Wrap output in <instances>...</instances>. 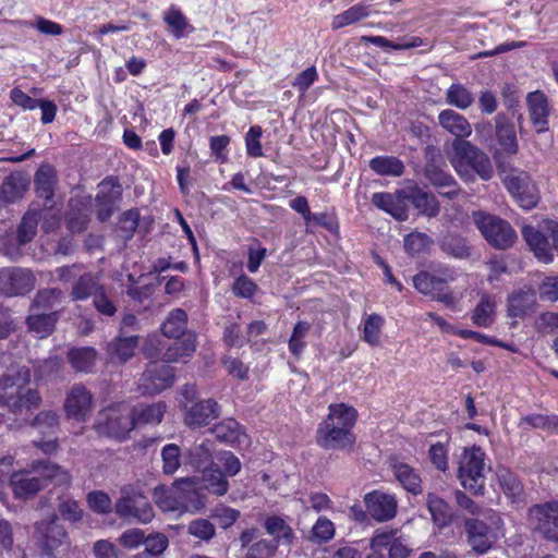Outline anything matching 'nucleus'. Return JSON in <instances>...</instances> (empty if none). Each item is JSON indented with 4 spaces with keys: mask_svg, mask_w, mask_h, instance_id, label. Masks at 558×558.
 I'll list each match as a JSON object with an SVG mask.
<instances>
[{
    "mask_svg": "<svg viewBox=\"0 0 558 558\" xmlns=\"http://www.w3.org/2000/svg\"><path fill=\"white\" fill-rule=\"evenodd\" d=\"M29 381L31 371L25 365L9 368L0 377V407L16 421L40 405L41 398L36 389L28 387Z\"/></svg>",
    "mask_w": 558,
    "mask_h": 558,
    "instance_id": "nucleus-1",
    "label": "nucleus"
},
{
    "mask_svg": "<svg viewBox=\"0 0 558 558\" xmlns=\"http://www.w3.org/2000/svg\"><path fill=\"white\" fill-rule=\"evenodd\" d=\"M328 410V415L317 428V444L327 450H352L355 444L352 429L357 418L356 410L344 403H332Z\"/></svg>",
    "mask_w": 558,
    "mask_h": 558,
    "instance_id": "nucleus-2",
    "label": "nucleus"
},
{
    "mask_svg": "<svg viewBox=\"0 0 558 558\" xmlns=\"http://www.w3.org/2000/svg\"><path fill=\"white\" fill-rule=\"evenodd\" d=\"M46 481L56 485H69L71 475L61 466L49 461H36L32 463V470L14 472L10 476V485L16 498L27 499L36 495Z\"/></svg>",
    "mask_w": 558,
    "mask_h": 558,
    "instance_id": "nucleus-3",
    "label": "nucleus"
},
{
    "mask_svg": "<svg viewBox=\"0 0 558 558\" xmlns=\"http://www.w3.org/2000/svg\"><path fill=\"white\" fill-rule=\"evenodd\" d=\"M450 162L465 182H473L475 174L488 181L494 174L489 157L472 143L456 138L452 142Z\"/></svg>",
    "mask_w": 558,
    "mask_h": 558,
    "instance_id": "nucleus-4",
    "label": "nucleus"
},
{
    "mask_svg": "<svg viewBox=\"0 0 558 558\" xmlns=\"http://www.w3.org/2000/svg\"><path fill=\"white\" fill-rule=\"evenodd\" d=\"M194 477L175 480L172 488L157 486L153 498L162 511H197L205 506L203 497L196 490Z\"/></svg>",
    "mask_w": 558,
    "mask_h": 558,
    "instance_id": "nucleus-5",
    "label": "nucleus"
},
{
    "mask_svg": "<svg viewBox=\"0 0 558 558\" xmlns=\"http://www.w3.org/2000/svg\"><path fill=\"white\" fill-rule=\"evenodd\" d=\"M180 401L183 410L184 424L192 428H201L209 425L220 415V405L214 399H197V390L194 385H185L181 391Z\"/></svg>",
    "mask_w": 558,
    "mask_h": 558,
    "instance_id": "nucleus-6",
    "label": "nucleus"
},
{
    "mask_svg": "<svg viewBox=\"0 0 558 558\" xmlns=\"http://www.w3.org/2000/svg\"><path fill=\"white\" fill-rule=\"evenodd\" d=\"M132 408L124 403H114L101 410L96 420V430L108 437L124 440L134 429Z\"/></svg>",
    "mask_w": 558,
    "mask_h": 558,
    "instance_id": "nucleus-7",
    "label": "nucleus"
},
{
    "mask_svg": "<svg viewBox=\"0 0 558 558\" xmlns=\"http://www.w3.org/2000/svg\"><path fill=\"white\" fill-rule=\"evenodd\" d=\"M500 525L501 519L493 509H486L477 518L466 519L464 526L472 549L480 555L487 553L497 538L495 532Z\"/></svg>",
    "mask_w": 558,
    "mask_h": 558,
    "instance_id": "nucleus-8",
    "label": "nucleus"
},
{
    "mask_svg": "<svg viewBox=\"0 0 558 558\" xmlns=\"http://www.w3.org/2000/svg\"><path fill=\"white\" fill-rule=\"evenodd\" d=\"M114 511L122 519L135 520L143 524L149 523L155 517L154 508L142 489L132 484L121 487Z\"/></svg>",
    "mask_w": 558,
    "mask_h": 558,
    "instance_id": "nucleus-9",
    "label": "nucleus"
},
{
    "mask_svg": "<svg viewBox=\"0 0 558 558\" xmlns=\"http://www.w3.org/2000/svg\"><path fill=\"white\" fill-rule=\"evenodd\" d=\"M485 452L480 447L464 449L458 468L461 485L474 494H482L485 486Z\"/></svg>",
    "mask_w": 558,
    "mask_h": 558,
    "instance_id": "nucleus-10",
    "label": "nucleus"
},
{
    "mask_svg": "<svg viewBox=\"0 0 558 558\" xmlns=\"http://www.w3.org/2000/svg\"><path fill=\"white\" fill-rule=\"evenodd\" d=\"M473 221L485 240L496 248H509L517 240V233L511 225L497 216L475 211Z\"/></svg>",
    "mask_w": 558,
    "mask_h": 558,
    "instance_id": "nucleus-11",
    "label": "nucleus"
},
{
    "mask_svg": "<svg viewBox=\"0 0 558 558\" xmlns=\"http://www.w3.org/2000/svg\"><path fill=\"white\" fill-rule=\"evenodd\" d=\"M502 179L508 192L515 198L523 209H532L539 199L538 190L530 174L525 171L512 169L508 173L502 170Z\"/></svg>",
    "mask_w": 558,
    "mask_h": 558,
    "instance_id": "nucleus-12",
    "label": "nucleus"
},
{
    "mask_svg": "<svg viewBox=\"0 0 558 558\" xmlns=\"http://www.w3.org/2000/svg\"><path fill=\"white\" fill-rule=\"evenodd\" d=\"M173 383V367L167 363L151 362L137 381V391L143 396H154L170 388Z\"/></svg>",
    "mask_w": 558,
    "mask_h": 558,
    "instance_id": "nucleus-13",
    "label": "nucleus"
},
{
    "mask_svg": "<svg viewBox=\"0 0 558 558\" xmlns=\"http://www.w3.org/2000/svg\"><path fill=\"white\" fill-rule=\"evenodd\" d=\"M529 518L535 530L558 543V501L534 506L530 509Z\"/></svg>",
    "mask_w": 558,
    "mask_h": 558,
    "instance_id": "nucleus-14",
    "label": "nucleus"
},
{
    "mask_svg": "<svg viewBox=\"0 0 558 558\" xmlns=\"http://www.w3.org/2000/svg\"><path fill=\"white\" fill-rule=\"evenodd\" d=\"M94 408L92 392L82 384H75L68 391L64 411L69 418L85 422Z\"/></svg>",
    "mask_w": 558,
    "mask_h": 558,
    "instance_id": "nucleus-15",
    "label": "nucleus"
},
{
    "mask_svg": "<svg viewBox=\"0 0 558 558\" xmlns=\"http://www.w3.org/2000/svg\"><path fill=\"white\" fill-rule=\"evenodd\" d=\"M35 287L33 274L23 268L0 269V290L7 295H23Z\"/></svg>",
    "mask_w": 558,
    "mask_h": 558,
    "instance_id": "nucleus-16",
    "label": "nucleus"
},
{
    "mask_svg": "<svg viewBox=\"0 0 558 558\" xmlns=\"http://www.w3.org/2000/svg\"><path fill=\"white\" fill-rule=\"evenodd\" d=\"M364 504L369 515L377 522L390 521L397 515L398 502L393 495L374 490L365 495Z\"/></svg>",
    "mask_w": 558,
    "mask_h": 558,
    "instance_id": "nucleus-17",
    "label": "nucleus"
},
{
    "mask_svg": "<svg viewBox=\"0 0 558 558\" xmlns=\"http://www.w3.org/2000/svg\"><path fill=\"white\" fill-rule=\"evenodd\" d=\"M35 537L44 550L52 551L68 544V534L59 523L58 517L52 515L49 521H40L35 524Z\"/></svg>",
    "mask_w": 558,
    "mask_h": 558,
    "instance_id": "nucleus-18",
    "label": "nucleus"
},
{
    "mask_svg": "<svg viewBox=\"0 0 558 558\" xmlns=\"http://www.w3.org/2000/svg\"><path fill=\"white\" fill-rule=\"evenodd\" d=\"M96 205L98 207V218L101 221L107 220L113 214L116 204L121 199L122 186L114 178H107L98 185Z\"/></svg>",
    "mask_w": 558,
    "mask_h": 558,
    "instance_id": "nucleus-19",
    "label": "nucleus"
},
{
    "mask_svg": "<svg viewBox=\"0 0 558 558\" xmlns=\"http://www.w3.org/2000/svg\"><path fill=\"white\" fill-rule=\"evenodd\" d=\"M526 105L530 119L537 132L546 131L550 112L546 95L541 90L529 93L526 96Z\"/></svg>",
    "mask_w": 558,
    "mask_h": 558,
    "instance_id": "nucleus-20",
    "label": "nucleus"
},
{
    "mask_svg": "<svg viewBox=\"0 0 558 558\" xmlns=\"http://www.w3.org/2000/svg\"><path fill=\"white\" fill-rule=\"evenodd\" d=\"M522 235L539 260L544 263L553 260V242L550 243L546 235L532 226H524Z\"/></svg>",
    "mask_w": 558,
    "mask_h": 558,
    "instance_id": "nucleus-21",
    "label": "nucleus"
},
{
    "mask_svg": "<svg viewBox=\"0 0 558 558\" xmlns=\"http://www.w3.org/2000/svg\"><path fill=\"white\" fill-rule=\"evenodd\" d=\"M536 298L533 290H519L508 296L507 312L511 318L523 319L533 311Z\"/></svg>",
    "mask_w": 558,
    "mask_h": 558,
    "instance_id": "nucleus-22",
    "label": "nucleus"
},
{
    "mask_svg": "<svg viewBox=\"0 0 558 558\" xmlns=\"http://www.w3.org/2000/svg\"><path fill=\"white\" fill-rule=\"evenodd\" d=\"M173 339L174 341L162 353L165 362H178L184 357H190L195 352L196 335L194 332L189 331L186 335Z\"/></svg>",
    "mask_w": 558,
    "mask_h": 558,
    "instance_id": "nucleus-23",
    "label": "nucleus"
},
{
    "mask_svg": "<svg viewBox=\"0 0 558 558\" xmlns=\"http://www.w3.org/2000/svg\"><path fill=\"white\" fill-rule=\"evenodd\" d=\"M105 286L100 282L98 275L85 272L73 283L70 296L73 301H85L95 298Z\"/></svg>",
    "mask_w": 558,
    "mask_h": 558,
    "instance_id": "nucleus-24",
    "label": "nucleus"
},
{
    "mask_svg": "<svg viewBox=\"0 0 558 558\" xmlns=\"http://www.w3.org/2000/svg\"><path fill=\"white\" fill-rule=\"evenodd\" d=\"M163 22L168 31L175 39H182L192 34L195 28L189 22L183 12L175 5H171L163 13Z\"/></svg>",
    "mask_w": 558,
    "mask_h": 558,
    "instance_id": "nucleus-25",
    "label": "nucleus"
},
{
    "mask_svg": "<svg viewBox=\"0 0 558 558\" xmlns=\"http://www.w3.org/2000/svg\"><path fill=\"white\" fill-rule=\"evenodd\" d=\"M372 204L377 208L390 214L399 221H404L408 218L407 206L398 194L384 192L374 193L372 195Z\"/></svg>",
    "mask_w": 558,
    "mask_h": 558,
    "instance_id": "nucleus-26",
    "label": "nucleus"
},
{
    "mask_svg": "<svg viewBox=\"0 0 558 558\" xmlns=\"http://www.w3.org/2000/svg\"><path fill=\"white\" fill-rule=\"evenodd\" d=\"M439 124L456 138L462 140L472 133L471 124L460 113L452 109L442 110L438 116Z\"/></svg>",
    "mask_w": 558,
    "mask_h": 558,
    "instance_id": "nucleus-27",
    "label": "nucleus"
},
{
    "mask_svg": "<svg viewBox=\"0 0 558 558\" xmlns=\"http://www.w3.org/2000/svg\"><path fill=\"white\" fill-rule=\"evenodd\" d=\"M424 173L428 182L435 187L449 189L446 192H440L444 196H447L451 199L458 195L457 182L454 181L453 177L435 163H427Z\"/></svg>",
    "mask_w": 558,
    "mask_h": 558,
    "instance_id": "nucleus-28",
    "label": "nucleus"
},
{
    "mask_svg": "<svg viewBox=\"0 0 558 558\" xmlns=\"http://www.w3.org/2000/svg\"><path fill=\"white\" fill-rule=\"evenodd\" d=\"M138 336L120 335L108 344V353L120 363L128 362L138 348Z\"/></svg>",
    "mask_w": 558,
    "mask_h": 558,
    "instance_id": "nucleus-29",
    "label": "nucleus"
},
{
    "mask_svg": "<svg viewBox=\"0 0 558 558\" xmlns=\"http://www.w3.org/2000/svg\"><path fill=\"white\" fill-rule=\"evenodd\" d=\"M496 138L507 155L512 156L518 153L519 144L514 125L506 121L505 117L500 114L496 117Z\"/></svg>",
    "mask_w": 558,
    "mask_h": 558,
    "instance_id": "nucleus-30",
    "label": "nucleus"
},
{
    "mask_svg": "<svg viewBox=\"0 0 558 558\" xmlns=\"http://www.w3.org/2000/svg\"><path fill=\"white\" fill-rule=\"evenodd\" d=\"M134 424H159L167 411V404L162 401H158L151 404H141L132 408Z\"/></svg>",
    "mask_w": 558,
    "mask_h": 558,
    "instance_id": "nucleus-31",
    "label": "nucleus"
},
{
    "mask_svg": "<svg viewBox=\"0 0 558 558\" xmlns=\"http://www.w3.org/2000/svg\"><path fill=\"white\" fill-rule=\"evenodd\" d=\"M71 366L80 373H90L97 362V352L94 348H74L68 353Z\"/></svg>",
    "mask_w": 558,
    "mask_h": 558,
    "instance_id": "nucleus-32",
    "label": "nucleus"
},
{
    "mask_svg": "<svg viewBox=\"0 0 558 558\" xmlns=\"http://www.w3.org/2000/svg\"><path fill=\"white\" fill-rule=\"evenodd\" d=\"M213 451L214 442L206 439L190 447L186 452V457L190 464L201 471L204 468L213 465Z\"/></svg>",
    "mask_w": 558,
    "mask_h": 558,
    "instance_id": "nucleus-33",
    "label": "nucleus"
},
{
    "mask_svg": "<svg viewBox=\"0 0 558 558\" xmlns=\"http://www.w3.org/2000/svg\"><path fill=\"white\" fill-rule=\"evenodd\" d=\"M26 191V182L20 174L8 175L0 187V207L2 204L14 203Z\"/></svg>",
    "mask_w": 558,
    "mask_h": 558,
    "instance_id": "nucleus-34",
    "label": "nucleus"
},
{
    "mask_svg": "<svg viewBox=\"0 0 558 558\" xmlns=\"http://www.w3.org/2000/svg\"><path fill=\"white\" fill-rule=\"evenodd\" d=\"M57 175L50 165H43L35 174V186L37 194L47 201L53 197Z\"/></svg>",
    "mask_w": 558,
    "mask_h": 558,
    "instance_id": "nucleus-35",
    "label": "nucleus"
},
{
    "mask_svg": "<svg viewBox=\"0 0 558 558\" xmlns=\"http://www.w3.org/2000/svg\"><path fill=\"white\" fill-rule=\"evenodd\" d=\"M392 469L397 481L404 489L414 495L422 493L421 477L409 464L397 462L392 465Z\"/></svg>",
    "mask_w": 558,
    "mask_h": 558,
    "instance_id": "nucleus-36",
    "label": "nucleus"
},
{
    "mask_svg": "<svg viewBox=\"0 0 558 558\" xmlns=\"http://www.w3.org/2000/svg\"><path fill=\"white\" fill-rule=\"evenodd\" d=\"M264 527L266 532L274 537L272 539H267V542H276L277 547L280 542L290 544L293 539L291 526L280 517L270 515L266 518Z\"/></svg>",
    "mask_w": 558,
    "mask_h": 558,
    "instance_id": "nucleus-37",
    "label": "nucleus"
},
{
    "mask_svg": "<svg viewBox=\"0 0 558 558\" xmlns=\"http://www.w3.org/2000/svg\"><path fill=\"white\" fill-rule=\"evenodd\" d=\"M213 433L216 435L217 439L230 445H240L242 439L246 437L240 424L233 418H227L216 424L213 428Z\"/></svg>",
    "mask_w": 558,
    "mask_h": 558,
    "instance_id": "nucleus-38",
    "label": "nucleus"
},
{
    "mask_svg": "<svg viewBox=\"0 0 558 558\" xmlns=\"http://www.w3.org/2000/svg\"><path fill=\"white\" fill-rule=\"evenodd\" d=\"M41 219V213L38 210H27L16 230V240L20 246L33 241L37 234L38 222Z\"/></svg>",
    "mask_w": 558,
    "mask_h": 558,
    "instance_id": "nucleus-39",
    "label": "nucleus"
},
{
    "mask_svg": "<svg viewBox=\"0 0 558 558\" xmlns=\"http://www.w3.org/2000/svg\"><path fill=\"white\" fill-rule=\"evenodd\" d=\"M201 471L207 490L217 496H223L228 493L229 482L218 466L210 465Z\"/></svg>",
    "mask_w": 558,
    "mask_h": 558,
    "instance_id": "nucleus-40",
    "label": "nucleus"
},
{
    "mask_svg": "<svg viewBox=\"0 0 558 558\" xmlns=\"http://www.w3.org/2000/svg\"><path fill=\"white\" fill-rule=\"evenodd\" d=\"M426 502L432 519L438 526L442 527L450 524L452 520L451 508L442 498L429 493Z\"/></svg>",
    "mask_w": 558,
    "mask_h": 558,
    "instance_id": "nucleus-41",
    "label": "nucleus"
},
{
    "mask_svg": "<svg viewBox=\"0 0 558 558\" xmlns=\"http://www.w3.org/2000/svg\"><path fill=\"white\" fill-rule=\"evenodd\" d=\"M369 168L379 175L401 177L404 173L403 162L395 156H377L371 159Z\"/></svg>",
    "mask_w": 558,
    "mask_h": 558,
    "instance_id": "nucleus-42",
    "label": "nucleus"
},
{
    "mask_svg": "<svg viewBox=\"0 0 558 558\" xmlns=\"http://www.w3.org/2000/svg\"><path fill=\"white\" fill-rule=\"evenodd\" d=\"M187 314L182 308H175L169 313L161 326V331L167 338H179L186 335Z\"/></svg>",
    "mask_w": 558,
    "mask_h": 558,
    "instance_id": "nucleus-43",
    "label": "nucleus"
},
{
    "mask_svg": "<svg viewBox=\"0 0 558 558\" xmlns=\"http://www.w3.org/2000/svg\"><path fill=\"white\" fill-rule=\"evenodd\" d=\"M407 198L425 216L435 217L439 213V205L435 196L422 190L411 191Z\"/></svg>",
    "mask_w": 558,
    "mask_h": 558,
    "instance_id": "nucleus-44",
    "label": "nucleus"
},
{
    "mask_svg": "<svg viewBox=\"0 0 558 558\" xmlns=\"http://www.w3.org/2000/svg\"><path fill=\"white\" fill-rule=\"evenodd\" d=\"M497 478L504 493L512 502L520 501L523 496V486L518 477L508 469H499Z\"/></svg>",
    "mask_w": 558,
    "mask_h": 558,
    "instance_id": "nucleus-45",
    "label": "nucleus"
},
{
    "mask_svg": "<svg viewBox=\"0 0 558 558\" xmlns=\"http://www.w3.org/2000/svg\"><path fill=\"white\" fill-rule=\"evenodd\" d=\"M384 324L383 316L376 313L367 315L363 323L362 339L373 347L378 345Z\"/></svg>",
    "mask_w": 558,
    "mask_h": 558,
    "instance_id": "nucleus-46",
    "label": "nucleus"
},
{
    "mask_svg": "<svg viewBox=\"0 0 558 558\" xmlns=\"http://www.w3.org/2000/svg\"><path fill=\"white\" fill-rule=\"evenodd\" d=\"M440 248L447 255L454 258H468L471 255L470 247L462 236L447 234L441 239Z\"/></svg>",
    "mask_w": 558,
    "mask_h": 558,
    "instance_id": "nucleus-47",
    "label": "nucleus"
},
{
    "mask_svg": "<svg viewBox=\"0 0 558 558\" xmlns=\"http://www.w3.org/2000/svg\"><path fill=\"white\" fill-rule=\"evenodd\" d=\"M495 307L496 303L494 299L484 294L473 312V323L480 327L490 326L494 322Z\"/></svg>",
    "mask_w": 558,
    "mask_h": 558,
    "instance_id": "nucleus-48",
    "label": "nucleus"
},
{
    "mask_svg": "<svg viewBox=\"0 0 558 558\" xmlns=\"http://www.w3.org/2000/svg\"><path fill=\"white\" fill-rule=\"evenodd\" d=\"M57 316L54 313H34L27 318L28 329L40 338L49 335L54 327Z\"/></svg>",
    "mask_w": 558,
    "mask_h": 558,
    "instance_id": "nucleus-49",
    "label": "nucleus"
},
{
    "mask_svg": "<svg viewBox=\"0 0 558 558\" xmlns=\"http://www.w3.org/2000/svg\"><path fill=\"white\" fill-rule=\"evenodd\" d=\"M446 100L449 105H452L459 109L469 108L473 101L472 93L462 84H452L446 93Z\"/></svg>",
    "mask_w": 558,
    "mask_h": 558,
    "instance_id": "nucleus-50",
    "label": "nucleus"
},
{
    "mask_svg": "<svg viewBox=\"0 0 558 558\" xmlns=\"http://www.w3.org/2000/svg\"><path fill=\"white\" fill-rule=\"evenodd\" d=\"M413 283L418 292L430 295L433 298H435L437 293L444 291L434 274L429 271H421L415 275L413 278Z\"/></svg>",
    "mask_w": 558,
    "mask_h": 558,
    "instance_id": "nucleus-51",
    "label": "nucleus"
},
{
    "mask_svg": "<svg viewBox=\"0 0 558 558\" xmlns=\"http://www.w3.org/2000/svg\"><path fill=\"white\" fill-rule=\"evenodd\" d=\"M368 16V10L364 5H353L344 12L333 16L332 28L339 29L344 26L351 25Z\"/></svg>",
    "mask_w": 558,
    "mask_h": 558,
    "instance_id": "nucleus-52",
    "label": "nucleus"
},
{
    "mask_svg": "<svg viewBox=\"0 0 558 558\" xmlns=\"http://www.w3.org/2000/svg\"><path fill=\"white\" fill-rule=\"evenodd\" d=\"M335 536L333 523L326 517H319L313 525L310 539L315 544H324Z\"/></svg>",
    "mask_w": 558,
    "mask_h": 558,
    "instance_id": "nucleus-53",
    "label": "nucleus"
},
{
    "mask_svg": "<svg viewBox=\"0 0 558 558\" xmlns=\"http://www.w3.org/2000/svg\"><path fill=\"white\" fill-rule=\"evenodd\" d=\"M311 329L307 322H298L294 325L292 335L289 339V350L294 356H300L306 347L305 337Z\"/></svg>",
    "mask_w": 558,
    "mask_h": 558,
    "instance_id": "nucleus-54",
    "label": "nucleus"
},
{
    "mask_svg": "<svg viewBox=\"0 0 558 558\" xmlns=\"http://www.w3.org/2000/svg\"><path fill=\"white\" fill-rule=\"evenodd\" d=\"M162 472L167 475L174 474L181 465L180 448L175 444H168L161 450Z\"/></svg>",
    "mask_w": 558,
    "mask_h": 558,
    "instance_id": "nucleus-55",
    "label": "nucleus"
},
{
    "mask_svg": "<svg viewBox=\"0 0 558 558\" xmlns=\"http://www.w3.org/2000/svg\"><path fill=\"white\" fill-rule=\"evenodd\" d=\"M361 40L364 43L374 44L375 46L380 48H391L393 50H403L420 47L423 43L422 39L418 37H413L411 38V40L404 43H393L383 36H362Z\"/></svg>",
    "mask_w": 558,
    "mask_h": 558,
    "instance_id": "nucleus-56",
    "label": "nucleus"
},
{
    "mask_svg": "<svg viewBox=\"0 0 558 558\" xmlns=\"http://www.w3.org/2000/svg\"><path fill=\"white\" fill-rule=\"evenodd\" d=\"M138 213L136 210H128L120 217L117 232L123 240H129L133 236L134 231L138 226Z\"/></svg>",
    "mask_w": 558,
    "mask_h": 558,
    "instance_id": "nucleus-57",
    "label": "nucleus"
},
{
    "mask_svg": "<svg viewBox=\"0 0 558 558\" xmlns=\"http://www.w3.org/2000/svg\"><path fill=\"white\" fill-rule=\"evenodd\" d=\"M521 423H525L534 428L558 433V416L556 415L532 414L522 417Z\"/></svg>",
    "mask_w": 558,
    "mask_h": 558,
    "instance_id": "nucleus-58",
    "label": "nucleus"
},
{
    "mask_svg": "<svg viewBox=\"0 0 558 558\" xmlns=\"http://www.w3.org/2000/svg\"><path fill=\"white\" fill-rule=\"evenodd\" d=\"M277 553L276 542H267L259 539L253 543L244 556V558H272Z\"/></svg>",
    "mask_w": 558,
    "mask_h": 558,
    "instance_id": "nucleus-59",
    "label": "nucleus"
},
{
    "mask_svg": "<svg viewBox=\"0 0 558 558\" xmlns=\"http://www.w3.org/2000/svg\"><path fill=\"white\" fill-rule=\"evenodd\" d=\"M87 504L89 508L97 513L106 514L112 510V501L108 494L101 490L90 492L87 495Z\"/></svg>",
    "mask_w": 558,
    "mask_h": 558,
    "instance_id": "nucleus-60",
    "label": "nucleus"
},
{
    "mask_svg": "<svg viewBox=\"0 0 558 558\" xmlns=\"http://www.w3.org/2000/svg\"><path fill=\"white\" fill-rule=\"evenodd\" d=\"M58 510L63 520L73 523L81 521L83 518V509L80 504L72 498L61 499L58 505Z\"/></svg>",
    "mask_w": 558,
    "mask_h": 558,
    "instance_id": "nucleus-61",
    "label": "nucleus"
},
{
    "mask_svg": "<svg viewBox=\"0 0 558 558\" xmlns=\"http://www.w3.org/2000/svg\"><path fill=\"white\" fill-rule=\"evenodd\" d=\"M263 130L259 125L251 126L245 135V146L248 156L257 158L263 156L260 137Z\"/></svg>",
    "mask_w": 558,
    "mask_h": 558,
    "instance_id": "nucleus-62",
    "label": "nucleus"
},
{
    "mask_svg": "<svg viewBox=\"0 0 558 558\" xmlns=\"http://www.w3.org/2000/svg\"><path fill=\"white\" fill-rule=\"evenodd\" d=\"M189 534L202 541H209L215 535V526L206 519H197L190 522L187 526Z\"/></svg>",
    "mask_w": 558,
    "mask_h": 558,
    "instance_id": "nucleus-63",
    "label": "nucleus"
},
{
    "mask_svg": "<svg viewBox=\"0 0 558 558\" xmlns=\"http://www.w3.org/2000/svg\"><path fill=\"white\" fill-rule=\"evenodd\" d=\"M239 517V510L223 505L217 506L211 512V518L215 519L222 529L230 527Z\"/></svg>",
    "mask_w": 558,
    "mask_h": 558,
    "instance_id": "nucleus-64",
    "label": "nucleus"
}]
</instances>
